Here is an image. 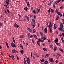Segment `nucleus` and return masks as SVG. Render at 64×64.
I'll list each match as a JSON object with an SVG mask.
<instances>
[{"mask_svg":"<svg viewBox=\"0 0 64 64\" xmlns=\"http://www.w3.org/2000/svg\"><path fill=\"white\" fill-rule=\"evenodd\" d=\"M14 26L16 29H18L19 27V25H17L16 24H15L14 25Z\"/></svg>","mask_w":64,"mask_h":64,"instance_id":"6","label":"nucleus"},{"mask_svg":"<svg viewBox=\"0 0 64 64\" xmlns=\"http://www.w3.org/2000/svg\"><path fill=\"white\" fill-rule=\"evenodd\" d=\"M42 30H44V27H43V26H42Z\"/></svg>","mask_w":64,"mask_h":64,"instance_id":"58","label":"nucleus"},{"mask_svg":"<svg viewBox=\"0 0 64 64\" xmlns=\"http://www.w3.org/2000/svg\"><path fill=\"white\" fill-rule=\"evenodd\" d=\"M49 56V55L48 54H46V58H48Z\"/></svg>","mask_w":64,"mask_h":64,"instance_id":"27","label":"nucleus"},{"mask_svg":"<svg viewBox=\"0 0 64 64\" xmlns=\"http://www.w3.org/2000/svg\"><path fill=\"white\" fill-rule=\"evenodd\" d=\"M30 38H33V35H31L30 36Z\"/></svg>","mask_w":64,"mask_h":64,"instance_id":"56","label":"nucleus"},{"mask_svg":"<svg viewBox=\"0 0 64 64\" xmlns=\"http://www.w3.org/2000/svg\"><path fill=\"white\" fill-rule=\"evenodd\" d=\"M37 43L38 44V45H39V46H40V42H39V41H38L37 42Z\"/></svg>","mask_w":64,"mask_h":64,"instance_id":"40","label":"nucleus"},{"mask_svg":"<svg viewBox=\"0 0 64 64\" xmlns=\"http://www.w3.org/2000/svg\"><path fill=\"white\" fill-rule=\"evenodd\" d=\"M42 57H44V58H45V57H46V56H45L44 55H42Z\"/></svg>","mask_w":64,"mask_h":64,"instance_id":"64","label":"nucleus"},{"mask_svg":"<svg viewBox=\"0 0 64 64\" xmlns=\"http://www.w3.org/2000/svg\"><path fill=\"white\" fill-rule=\"evenodd\" d=\"M7 12L8 13H10V11L9 10H7Z\"/></svg>","mask_w":64,"mask_h":64,"instance_id":"61","label":"nucleus"},{"mask_svg":"<svg viewBox=\"0 0 64 64\" xmlns=\"http://www.w3.org/2000/svg\"><path fill=\"white\" fill-rule=\"evenodd\" d=\"M59 18L58 17H57L56 19V21H57V20H58V19H59Z\"/></svg>","mask_w":64,"mask_h":64,"instance_id":"50","label":"nucleus"},{"mask_svg":"<svg viewBox=\"0 0 64 64\" xmlns=\"http://www.w3.org/2000/svg\"><path fill=\"white\" fill-rule=\"evenodd\" d=\"M56 58L57 59H59V56H58L57 55L56 56Z\"/></svg>","mask_w":64,"mask_h":64,"instance_id":"33","label":"nucleus"},{"mask_svg":"<svg viewBox=\"0 0 64 64\" xmlns=\"http://www.w3.org/2000/svg\"><path fill=\"white\" fill-rule=\"evenodd\" d=\"M24 64H27L26 62V60H25V58H24Z\"/></svg>","mask_w":64,"mask_h":64,"instance_id":"24","label":"nucleus"},{"mask_svg":"<svg viewBox=\"0 0 64 64\" xmlns=\"http://www.w3.org/2000/svg\"><path fill=\"white\" fill-rule=\"evenodd\" d=\"M61 0H59L58 1H57L55 3V4H56L57 5L58 3H59L60 2H61Z\"/></svg>","mask_w":64,"mask_h":64,"instance_id":"12","label":"nucleus"},{"mask_svg":"<svg viewBox=\"0 0 64 64\" xmlns=\"http://www.w3.org/2000/svg\"><path fill=\"white\" fill-rule=\"evenodd\" d=\"M59 30V31H61L62 32H63L64 33V30H63V29L62 28H58Z\"/></svg>","mask_w":64,"mask_h":64,"instance_id":"4","label":"nucleus"},{"mask_svg":"<svg viewBox=\"0 0 64 64\" xmlns=\"http://www.w3.org/2000/svg\"><path fill=\"white\" fill-rule=\"evenodd\" d=\"M49 61H50V62H51L52 63H54V60H53V58H52V59H51L50 58H49Z\"/></svg>","mask_w":64,"mask_h":64,"instance_id":"3","label":"nucleus"},{"mask_svg":"<svg viewBox=\"0 0 64 64\" xmlns=\"http://www.w3.org/2000/svg\"><path fill=\"white\" fill-rule=\"evenodd\" d=\"M11 57L13 60H14V56H13L12 55L11 56Z\"/></svg>","mask_w":64,"mask_h":64,"instance_id":"32","label":"nucleus"},{"mask_svg":"<svg viewBox=\"0 0 64 64\" xmlns=\"http://www.w3.org/2000/svg\"><path fill=\"white\" fill-rule=\"evenodd\" d=\"M51 12L52 13H54V10L53 9H51Z\"/></svg>","mask_w":64,"mask_h":64,"instance_id":"31","label":"nucleus"},{"mask_svg":"<svg viewBox=\"0 0 64 64\" xmlns=\"http://www.w3.org/2000/svg\"><path fill=\"white\" fill-rule=\"evenodd\" d=\"M51 23H52V21H50V22L49 30L50 31L51 33H52V25H51Z\"/></svg>","mask_w":64,"mask_h":64,"instance_id":"2","label":"nucleus"},{"mask_svg":"<svg viewBox=\"0 0 64 64\" xmlns=\"http://www.w3.org/2000/svg\"><path fill=\"white\" fill-rule=\"evenodd\" d=\"M27 30L29 32H32V29L30 28H27Z\"/></svg>","mask_w":64,"mask_h":64,"instance_id":"10","label":"nucleus"},{"mask_svg":"<svg viewBox=\"0 0 64 64\" xmlns=\"http://www.w3.org/2000/svg\"><path fill=\"white\" fill-rule=\"evenodd\" d=\"M57 48L55 46L54 47V51H56V50H57Z\"/></svg>","mask_w":64,"mask_h":64,"instance_id":"30","label":"nucleus"},{"mask_svg":"<svg viewBox=\"0 0 64 64\" xmlns=\"http://www.w3.org/2000/svg\"><path fill=\"white\" fill-rule=\"evenodd\" d=\"M34 19H36V16H34Z\"/></svg>","mask_w":64,"mask_h":64,"instance_id":"60","label":"nucleus"},{"mask_svg":"<svg viewBox=\"0 0 64 64\" xmlns=\"http://www.w3.org/2000/svg\"><path fill=\"white\" fill-rule=\"evenodd\" d=\"M18 16H19V17L20 18V17H21V16L20 14H18Z\"/></svg>","mask_w":64,"mask_h":64,"instance_id":"57","label":"nucleus"},{"mask_svg":"<svg viewBox=\"0 0 64 64\" xmlns=\"http://www.w3.org/2000/svg\"><path fill=\"white\" fill-rule=\"evenodd\" d=\"M53 6L54 8H55V5L54 4Z\"/></svg>","mask_w":64,"mask_h":64,"instance_id":"62","label":"nucleus"},{"mask_svg":"<svg viewBox=\"0 0 64 64\" xmlns=\"http://www.w3.org/2000/svg\"><path fill=\"white\" fill-rule=\"evenodd\" d=\"M20 52L22 55H23V54H24V52L23 50H21L20 51Z\"/></svg>","mask_w":64,"mask_h":64,"instance_id":"23","label":"nucleus"},{"mask_svg":"<svg viewBox=\"0 0 64 64\" xmlns=\"http://www.w3.org/2000/svg\"><path fill=\"white\" fill-rule=\"evenodd\" d=\"M8 54V55L9 57H10V58H11V56H10V54Z\"/></svg>","mask_w":64,"mask_h":64,"instance_id":"47","label":"nucleus"},{"mask_svg":"<svg viewBox=\"0 0 64 64\" xmlns=\"http://www.w3.org/2000/svg\"><path fill=\"white\" fill-rule=\"evenodd\" d=\"M40 12V9H37L36 10H34L33 13L35 14H36V13H38Z\"/></svg>","mask_w":64,"mask_h":64,"instance_id":"1","label":"nucleus"},{"mask_svg":"<svg viewBox=\"0 0 64 64\" xmlns=\"http://www.w3.org/2000/svg\"><path fill=\"white\" fill-rule=\"evenodd\" d=\"M25 17L26 18V19H27L28 20V21H29L30 20V18H29V17H28L27 16H25Z\"/></svg>","mask_w":64,"mask_h":64,"instance_id":"13","label":"nucleus"},{"mask_svg":"<svg viewBox=\"0 0 64 64\" xmlns=\"http://www.w3.org/2000/svg\"><path fill=\"white\" fill-rule=\"evenodd\" d=\"M12 53H16V50H12Z\"/></svg>","mask_w":64,"mask_h":64,"instance_id":"28","label":"nucleus"},{"mask_svg":"<svg viewBox=\"0 0 64 64\" xmlns=\"http://www.w3.org/2000/svg\"><path fill=\"white\" fill-rule=\"evenodd\" d=\"M40 34L42 36H43V34L42 33V32H40Z\"/></svg>","mask_w":64,"mask_h":64,"instance_id":"44","label":"nucleus"},{"mask_svg":"<svg viewBox=\"0 0 64 64\" xmlns=\"http://www.w3.org/2000/svg\"><path fill=\"white\" fill-rule=\"evenodd\" d=\"M6 44L7 48H8V49H9V46H8V43L7 42H6Z\"/></svg>","mask_w":64,"mask_h":64,"instance_id":"25","label":"nucleus"},{"mask_svg":"<svg viewBox=\"0 0 64 64\" xmlns=\"http://www.w3.org/2000/svg\"><path fill=\"white\" fill-rule=\"evenodd\" d=\"M26 4H27V6L28 7H30V4L28 2H26Z\"/></svg>","mask_w":64,"mask_h":64,"instance_id":"19","label":"nucleus"},{"mask_svg":"<svg viewBox=\"0 0 64 64\" xmlns=\"http://www.w3.org/2000/svg\"><path fill=\"white\" fill-rule=\"evenodd\" d=\"M3 26V24H2V22H0V26Z\"/></svg>","mask_w":64,"mask_h":64,"instance_id":"43","label":"nucleus"},{"mask_svg":"<svg viewBox=\"0 0 64 64\" xmlns=\"http://www.w3.org/2000/svg\"><path fill=\"white\" fill-rule=\"evenodd\" d=\"M32 26H33V27H32V28H34V27H35V25H34V24H32Z\"/></svg>","mask_w":64,"mask_h":64,"instance_id":"49","label":"nucleus"},{"mask_svg":"<svg viewBox=\"0 0 64 64\" xmlns=\"http://www.w3.org/2000/svg\"><path fill=\"white\" fill-rule=\"evenodd\" d=\"M20 47L21 48H22V49H23L24 48L23 47V46H22V45L20 44Z\"/></svg>","mask_w":64,"mask_h":64,"instance_id":"42","label":"nucleus"},{"mask_svg":"<svg viewBox=\"0 0 64 64\" xmlns=\"http://www.w3.org/2000/svg\"><path fill=\"white\" fill-rule=\"evenodd\" d=\"M49 48H51V49L53 48V46H51V45H50L49 46Z\"/></svg>","mask_w":64,"mask_h":64,"instance_id":"18","label":"nucleus"},{"mask_svg":"<svg viewBox=\"0 0 64 64\" xmlns=\"http://www.w3.org/2000/svg\"><path fill=\"white\" fill-rule=\"evenodd\" d=\"M30 33H28V37L29 38V37H30Z\"/></svg>","mask_w":64,"mask_h":64,"instance_id":"51","label":"nucleus"},{"mask_svg":"<svg viewBox=\"0 0 64 64\" xmlns=\"http://www.w3.org/2000/svg\"><path fill=\"white\" fill-rule=\"evenodd\" d=\"M56 13L57 14H58V15L60 16V17H61L62 16V14H61V12H57V13Z\"/></svg>","mask_w":64,"mask_h":64,"instance_id":"7","label":"nucleus"},{"mask_svg":"<svg viewBox=\"0 0 64 64\" xmlns=\"http://www.w3.org/2000/svg\"><path fill=\"white\" fill-rule=\"evenodd\" d=\"M12 47H15L16 48V46L15 45V44L13 42L12 43Z\"/></svg>","mask_w":64,"mask_h":64,"instance_id":"8","label":"nucleus"},{"mask_svg":"<svg viewBox=\"0 0 64 64\" xmlns=\"http://www.w3.org/2000/svg\"><path fill=\"white\" fill-rule=\"evenodd\" d=\"M54 42L56 43L57 42H58V38H56L55 40H54Z\"/></svg>","mask_w":64,"mask_h":64,"instance_id":"20","label":"nucleus"},{"mask_svg":"<svg viewBox=\"0 0 64 64\" xmlns=\"http://www.w3.org/2000/svg\"><path fill=\"white\" fill-rule=\"evenodd\" d=\"M49 62L47 60H46L44 63V64H48Z\"/></svg>","mask_w":64,"mask_h":64,"instance_id":"21","label":"nucleus"},{"mask_svg":"<svg viewBox=\"0 0 64 64\" xmlns=\"http://www.w3.org/2000/svg\"><path fill=\"white\" fill-rule=\"evenodd\" d=\"M51 8H50L48 10V12L50 13V10H51Z\"/></svg>","mask_w":64,"mask_h":64,"instance_id":"53","label":"nucleus"},{"mask_svg":"<svg viewBox=\"0 0 64 64\" xmlns=\"http://www.w3.org/2000/svg\"><path fill=\"white\" fill-rule=\"evenodd\" d=\"M57 28V26L55 24H54V29H56V28Z\"/></svg>","mask_w":64,"mask_h":64,"instance_id":"17","label":"nucleus"},{"mask_svg":"<svg viewBox=\"0 0 64 64\" xmlns=\"http://www.w3.org/2000/svg\"><path fill=\"white\" fill-rule=\"evenodd\" d=\"M24 10L25 11H27L28 8H24Z\"/></svg>","mask_w":64,"mask_h":64,"instance_id":"34","label":"nucleus"},{"mask_svg":"<svg viewBox=\"0 0 64 64\" xmlns=\"http://www.w3.org/2000/svg\"><path fill=\"white\" fill-rule=\"evenodd\" d=\"M43 50L44 51H47V49H45V48H44Z\"/></svg>","mask_w":64,"mask_h":64,"instance_id":"52","label":"nucleus"},{"mask_svg":"<svg viewBox=\"0 0 64 64\" xmlns=\"http://www.w3.org/2000/svg\"><path fill=\"white\" fill-rule=\"evenodd\" d=\"M52 1L51 0L50 1V3L48 4L49 6H51V4H52Z\"/></svg>","mask_w":64,"mask_h":64,"instance_id":"26","label":"nucleus"},{"mask_svg":"<svg viewBox=\"0 0 64 64\" xmlns=\"http://www.w3.org/2000/svg\"><path fill=\"white\" fill-rule=\"evenodd\" d=\"M38 42H43V40H41V39H39L38 40Z\"/></svg>","mask_w":64,"mask_h":64,"instance_id":"14","label":"nucleus"},{"mask_svg":"<svg viewBox=\"0 0 64 64\" xmlns=\"http://www.w3.org/2000/svg\"><path fill=\"white\" fill-rule=\"evenodd\" d=\"M60 37H62V34H61V33H60Z\"/></svg>","mask_w":64,"mask_h":64,"instance_id":"63","label":"nucleus"},{"mask_svg":"<svg viewBox=\"0 0 64 64\" xmlns=\"http://www.w3.org/2000/svg\"><path fill=\"white\" fill-rule=\"evenodd\" d=\"M59 64H63V63L62 62H60L59 63Z\"/></svg>","mask_w":64,"mask_h":64,"instance_id":"55","label":"nucleus"},{"mask_svg":"<svg viewBox=\"0 0 64 64\" xmlns=\"http://www.w3.org/2000/svg\"><path fill=\"white\" fill-rule=\"evenodd\" d=\"M34 36L36 39H37V36L36 35H35Z\"/></svg>","mask_w":64,"mask_h":64,"instance_id":"45","label":"nucleus"},{"mask_svg":"<svg viewBox=\"0 0 64 64\" xmlns=\"http://www.w3.org/2000/svg\"><path fill=\"white\" fill-rule=\"evenodd\" d=\"M12 39L13 42H14V43H15L16 42H15V39H14V37H13Z\"/></svg>","mask_w":64,"mask_h":64,"instance_id":"29","label":"nucleus"},{"mask_svg":"<svg viewBox=\"0 0 64 64\" xmlns=\"http://www.w3.org/2000/svg\"><path fill=\"white\" fill-rule=\"evenodd\" d=\"M9 0H6V2L7 4H10V3L9 2Z\"/></svg>","mask_w":64,"mask_h":64,"instance_id":"15","label":"nucleus"},{"mask_svg":"<svg viewBox=\"0 0 64 64\" xmlns=\"http://www.w3.org/2000/svg\"><path fill=\"white\" fill-rule=\"evenodd\" d=\"M20 38H24V36H20Z\"/></svg>","mask_w":64,"mask_h":64,"instance_id":"41","label":"nucleus"},{"mask_svg":"<svg viewBox=\"0 0 64 64\" xmlns=\"http://www.w3.org/2000/svg\"><path fill=\"white\" fill-rule=\"evenodd\" d=\"M34 54L36 56V57H39V56H38V55H37V53H34Z\"/></svg>","mask_w":64,"mask_h":64,"instance_id":"35","label":"nucleus"},{"mask_svg":"<svg viewBox=\"0 0 64 64\" xmlns=\"http://www.w3.org/2000/svg\"><path fill=\"white\" fill-rule=\"evenodd\" d=\"M63 9V7H61L60 8V9H61V10H62Z\"/></svg>","mask_w":64,"mask_h":64,"instance_id":"54","label":"nucleus"},{"mask_svg":"<svg viewBox=\"0 0 64 64\" xmlns=\"http://www.w3.org/2000/svg\"><path fill=\"white\" fill-rule=\"evenodd\" d=\"M47 28H46L44 29V33H47Z\"/></svg>","mask_w":64,"mask_h":64,"instance_id":"22","label":"nucleus"},{"mask_svg":"<svg viewBox=\"0 0 64 64\" xmlns=\"http://www.w3.org/2000/svg\"><path fill=\"white\" fill-rule=\"evenodd\" d=\"M33 33H36V30H35V29L34 30H33Z\"/></svg>","mask_w":64,"mask_h":64,"instance_id":"39","label":"nucleus"},{"mask_svg":"<svg viewBox=\"0 0 64 64\" xmlns=\"http://www.w3.org/2000/svg\"><path fill=\"white\" fill-rule=\"evenodd\" d=\"M60 24L61 26H60V28H63V26L64 25V24H63V23H60Z\"/></svg>","mask_w":64,"mask_h":64,"instance_id":"11","label":"nucleus"},{"mask_svg":"<svg viewBox=\"0 0 64 64\" xmlns=\"http://www.w3.org/2000/svg\"><path fill=\"white\" fill-rule=\"evenodd\" d=\"M32 21L34 22V24H35V20L32 19Z\"/></svg>","mask_w":64,"mask_h":64,"instance_id":"38","label":"nucleus"},{"mask_svg":"<svg viewBox=\"0 0 64 64\" xmlns=\"http://www.w3.org/2000/svg\"><path fill=\"white\" fill-rule=\"evenodd\" d=\"M28 45H29V44H26V47H28Z\"/></svg>","mask_w":64,"mask_h":64,"instance_id":"48","label":"nucleus"},{"mask_svg":"<svg viewBox=\"0 0 64 64\" xmlns=\"http://www.w3.org/2000/svg\"><path fill=\"white\" fill-rule=\"evenodd\" d=\"M45 61V60L44 59H42V60H40V63H42V62H44Z\"/></svg>","mask_w":64,"mask_h":64,"instance_id":"16","label":"nucleus"},{"mask_svg":"<svg viewBox=\"0 0 64 64\" xmlns=\"http://www.w3.org/2000/svg\"><path fill=\"white\" fill-rule=\"evenodd\" d=\"M59 49L61 51V52H63V53H64V52H63V50L62 49L60 48H59Z\"/></svg>","mask_w":64,"mask_h":64,"instance_id":"36","label":"nucleus"},{"mask_svg":"<svg viewBox=\"0 0 64 64\" xmlns=\"http://www.w3.org/2000/svg\"><path fill=\"white\" fill-rule=\"evenodd\" d=\"M26 62L28 64H30V60L29 59V58H28L26 60Z\"/></svg>","mask_w":64,"mask_h":64,"instance_id":"5","label":"nucleus"},{"mask_svg":"<svg viewBox=\"0 0 64 64\" xmlns=\"http://www.w3.org/2000/svg\"><path fill=\"white\" fill-rule=\"evenodd\" d=\"M48 24H49V22H47V24H46L47 26H48Z\"/></svg>","mask_w":64,"mask_h":64,"instance_id":"59","label":"nucleus"},{"mask_svg":"<svg viewBox=\"0 0 64 64\" xmlns=\"http://www.w3.org/2000/svg\"><path fill=\"white\" fill-rule=\"evenodd\" d=\"M56 44L57 45H59V46H60L61 45V44H60V43H56Z\"/></svg>","mask_w":64,"mask_h":64,"instance_id":"37","label":"nucleus"},{"mask_svg":"<svg viewBox=\"0 0 64 64\" xmlns=\"http://www.w3.org/2000/svg\"><path fill=\"white\" fill-rule=\"evenodd\" d=\"M32 42L33 43H34L35 42V41H34V40H32Z\"/></svg>","mask_w":64,"mask_h":64,"instance_id":"46","label":"nucleus"},{"mask_svg":"<svg viewBox=\"0 0 64 64\" xmlns=\"http://www.w3.org/2000/svg\"><path fill=\"white\" fill-rule=\"evenodd\" d=\"M47 39V38L46 37H42V41H44V40H45L46 39Z\"/></svg>","mask_w":64,"mask_h":64,"instance_id":"9","label":"nucleus"}]
</instances>
